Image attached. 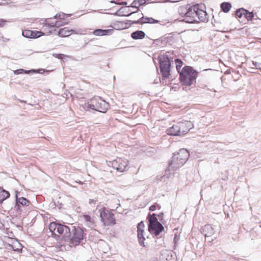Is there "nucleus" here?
I'll return each instance as SVG.
<instances>
[{"mask_svg":"<svg viewBox=\"0 0 261 261\" xmlns=\"http://www.w3.org/2000/svg\"><path fill=\"white\" fill-rule=\"evenodd\" d=\"M200 231L208 242H212L216 238V236H215L217 231L216 226H212L210 224L205 225L201 227Z\"/></svg>","mask_w":261,"mask_h":261,"instance_id":"obj_9","label":"nucleus"},{"mask_svg":"<svg viewBox=\"0 0 261 261\" xmlns=\"http://www.w3.org/2000/svg\"><path fill=\"white\" fill-rule=\"evenodd\" d=\"M245 12H246L245 9L243 8H239L237 9L236 11H235V15L237 17L240 18L243 16H244Z\"/></svg>","mask_w":261,"mask_h":261,"instance_id":"obj_29","label":"nucleus"},{"mask_svg":"<svg viewBox=\"0 0 261 261\" xmlns=\"http://www.w3.org/2000/svg\"><path fill=\"white\" fill-rule=\"evenodd\" d=\"M155 239V244L157 246H161L164 244V238L162 236L158 237H154Z\"/></svg>","mask_w":261,"mask_h":261,"instance_id":"obj_31","label":"nucleus"},{"mask_svg":"<svg viewBox=\"0 0 261 261\" xmlns=\"http://www.w3.org/2000/svg\"><path fill=\"white\" fill-rule=\"evenodd\" d=\"M147 220L149 222L148 227H150L153 226V225L160 223L156 218V215L154 213L152 214H149L147 217Z\"/></svg>","mask_w":261,"mask_h":261,"instance_id":"obj_24","label":"nucleus"},{"mask_svg":"<svg viewBox=\"0 0 261 261\" xmlns=\"http://www.w3.org/2000/svg\"><path fill=\"white\" fill-rule=\"evenodd\" d=\"M60 13H57V14H56L54 17V19H59V18H60Z\"/></svg>","mask_w":261,"mask_h":261,"instance_id":"obj_43","label":"nucleus"},{"mask_svg":"<svg viewBox=\"0 0 261 261\" xmlns=\"http://www.w3.org/2000/svg\"><path fill=\"white\" fill-rule=\"evenodd\" d=\"M49 34H52V33H52V31H50L49 32Z\"/></svg>","mask_w":261,"mask_h":261,"instance_id":"obj_53","label":"nucleus"},{"mask_svg":"<svg viewBox=\"0 0 261 261\" xmlns=\"http://www.w3.org/2000/svg\"><path fill=\"white\" fill-rule=\"evenodd\" d=\"M111 166L117 171L122 172L127 170L128 161L121 158H117L110 163Z\"/></svg>","mask_w":261,"mask_h":261,"instance_id":"obj_10","label":"nucleus"},{"mask_svg":"<svg viewBox=\"0 0 261 261\" xmlns=\"http://www.w3.org/2000/svg\"><path fill=\"white\" fill-rule=\"evenodd\" d=\"M167 133L168 135L170 136H181L177 123L168 128L167 129Z\"/></svg>","mask_w":261,"mask_h":261,"instance_id":"obj_19","label":"nucleus"},{"mask_svg":"<svg viewBox=\"0 0 261 261\" xmlns=\"http://www.w3.org/2000/svg\"><path fill=\"white\" fill-rule=\"evenodd\" d=\"M53 56L58 59H62L64 55L62 54H53Z\"/></svg>","mask_w":261,"mask_h":261,"instance_id":"obj_40","label":"nucleus"},{"mask_svg":"<svg viewBox=\"0 0 261 261\" xmlns=\"http://www.w3.org/2000/svg\"><path fill=\"white\" fill-rule=\"evenodd\" d=\"M72 34H79L81 33L79 30L76 31L73 29H69L68 27L60 29L58 33V36L61 37H68Z\"/></svg>","mask_w":261,"mask_h":261,"instance_id":"obj_16","label":"nucleus"},{"mask_svg":"<svg viewBox=\"0 0 261 261\" xmlns=\"http://www.w3.org/2000/svg\"><path fill=\"white\" fill-rule=\"evenodd\" d=\"M85 235L84 230L81 227L69 224L66 225L62 239V241L68 242L71 247H75L82 242Z\"/></svg>","mask_w":261,"mask_h":261,"instance_id":"obj_2","label":"nucleus"},{"mask_svg":"<svg viewBox=\"0 0 261 261\" xmlns=\"http://www.w3.org/2000/svg\"><path fill=\"white\" fill-rule=\"evenodd\" d=\"M7 21L6 20H4L3 19H1L0 20V27H3L4 26L5 23Z\"/></svg>","mask_w":261,"mask_h":261,"instance_id":"obj_41","label":"nucleus"},{"mask_svg":"<svg viewBox=\"0 0 261 261\" xmlns=\"http://www.w3.org/2000/svg\"><path fill=\"white\" fill-rule=\"evenodd\" d=\"M44 71V69H40L38 70L36 69H31V70H25L23 69H18L14 71V73L15 74H24V73H42V71Z\"/></svg>","mask_w":261,"mask_h":261,"instance_id":"obj_20","label":"nucleus"},{"mask_svg":"<svg viewBox=\"0 0 261 261\" xmlns=\"http://www.w3.org/2000/svg\"><path fill=\"white\" fill-rule=\"evenodd\" d=\"M118 27H121V25H117V26H115V29H117V30H119L118 29Z\"/></svg>","mask_w":261,"mask_h":261,"instance_id":"obj_49","label":"nucleus"},{"mask_svg":"<svg viewBox=\"0 0 261 261\" xmlns=\"http://www.w3.org/2000/svg\"><path fill=\"white\" fill-rule=\"evenodd\" d=\"M22 35L27 38L35 39L43 35L41 31L25 30L22 31Z\"/></svg>","mask_w":261,"mask_h":261,"instance_id":"obj_14","label":"nucleus"},{"mask_svg":"<svg viewBox=\"0 0 261 261\" xmlns=\"http://www.w3.org/2000/svg\"><path fill=\"white\" fill-rule=\"evenodd\" d=\"M71 15V14H66V13H60V18H59V19L60 20H66L65 19V16H70Z\"/></svg>","mask_w":261,"mask_h":261,"instance_id":"obj_37","label":"nucleus"},{"mask_svg":"<svg viewBox=\"0 0 261 261\" xmlns=\"http://www.w3.org/2000/svg\"><path fill=\"white\" fill-rule=\"evenodd\" d=\"M127 9V7H121L118 11H117L115 13H114V15L115 16H126L128 17L132 15L134 13H135L136 12H133L129 13L128 14H123V10H126Z\"/></svg>","mask_w":261,"mask_h":261,"instance_id":"obj_27","label":"nucleus"},{"mask_svg":"<svg viewBox=\"0 0 261 261\" xmlns=\"http://www.w3.org/2000/svg\"><path fill=\"white\" fill-rule=\"evenodd\" d=\"M179 81L182 85L190 86L196 83L198 72L192 67L185 66L179 73Z\"/></svg>","mask_w":261,"mask_h":261,"instance_id":"obj_4","label":"nucleus"},{"mask_svg":"<svg viewBox=\"0 0 261 261\" xmlns=\"http://www.w3.org/2000/svg\"><path fill=\"white\" fill-rule=\"evenodd\" d=\"M68 23V21L67 20H60L56 21L55 22H49L47 19L44 20L45 26L48 28L49 29L54 28H59L61 26H63Z\"/></svg>","mask_w":261,"mask_h":261,"instance_id":"obj_17","label":"nucleus"},{"mask_svg":"<svg viewBox=\"0 0 261 261\" xmlns=\"http://www.w3.org/2000/svg\"><path fill=\"white\" fill-rule=\"evenodd\" d=\"M163 216H164V213L163 212L160 213L159 215H158V217L160 219V218H163Z\"/></svg>","mask_w":261,"mask_h":261,"instance_id":"obj_45","label":"nucleus"},{"mask_svg":"<svg viewBox=\"0 0 261 261\" xmlns=\"http://www.w3.org/2000/svg\"><path fill=\"white\" fill-rule=\"evenodd\" d=\"M5 0H0V5H5Z\"/></svg>","mask_w":261,"mask_h":261,"instance_id":"obj_46","label":"nucleus"},{"mask_svg":"<svg viewBox=\"0 0 261 261\" xmlns=\"http://www.w3.org/2000/svg\"><path fill=\"white\" fill-rule=\"evenodd\" d=\"M150 0H147V3L146 4H149L150 3Z\"/></svg>","mask_w":261,"mask_h":261,"instance_id":"obj_52","label":"nucleus"},{"mask_svg":"<svg viewBox=\"0 0 261 261\" xmlns=\"http://www.w3.org/2000/svg\"><path fill=\"white\" fill-rule=\"evenodd\" d=\"M113 29H107V30H102V29H96L95 30L93 34L95 36H105V35H111L113 32Z\"/></svg>","mask_w":261,"mask_h":261,"instance_id":"obj_21","label":"nucleus"},{"mask_svg":"<svg viewBox=\"0 0 261 261\" xmlns=\"http://www.w3.org/2000/svg\"><path fill=\"white\" fill-rule=\"evenodd\" d=\"M132 12L130 10L127 8V9L126 10H123V14H128L129 13Z\"/></svg>","mask_w":261,"mask_h":261,"instance_id":"obj_42","label":"nucleus"},{"mask_svg":"<svg viewBox=\"0 0 261 261\" xmlns=\"http://www.w3.org/2000/svg\"><path fill=\"white\" fill-rule=\"evenodd\" d=\"M179 240V237L178 236L177 234H175L174 236V239H173L174 246H175L176 245Z\"/></svg>","mask_w":261,"mask_h":261,"instance_id":"obj_39","label":"nucleus"},{"mask_svg":"<svg viewBox=\"0 0 261 261\" xmlns=\"http://www.w3.org/2000/svg\"><path fill=\"white\" fill-rule=\"evenodd\" d=\"M189 153L186 149H180L176 153H173L172 160L169 162L166 172L175 171L183 166L189 157Z\"/></svg>","mask_w":261,"mask_h":261,"instance_id":"obj_3","label":"nucleus"},{"mask_svg":"<svg viewBox=\"0 0 261 261\" xmlns=\"http://www.w3.org/2000/svg\"><path fill=\"white\" fill-rule=\"evenodd\" d=\"M221 10L224 13H228L231 8V4L229 2H223L220 5Z\"/></svg>","mask_w":261,"mask_h":261,"instance_id":"obj_28","label":"nucleus"},{"mask_svg":"<svg viewBox=\"0 0 261 261\" xmlns=\"http://www.w3.org/2000/svg\"><path fill=\"white\" fill-rule=\"evenodd\" d=\"M181 136L188 133L193 127V124L190 121H184L177 122Z\"/></svg>","mask_w":261,"mask_h":261,"instance_id":"obj_13","label":"nucleus"},{"mask_svg":"<svg viewBox=\"0 0 261 261\" xmlns=\"http://www.w3.org/2000/svg\"><path fill=\"white\" fill-rule=\"evenodd\" d=\"M136 20H126L125 21H117L116 23L114 24L115 26H117L118 25H121V27H118V29H125L128 28L132 24H135L133 22L135 21Z\"/></svg>","mask_w":261,"mask_h":261,"instance_id":"obj_22","label":"nucleus"},{"mask_svg":"<svg viewBox=\"0 0 261 261\" xmlns=\"http://www.w3.org/2000/svg\"><path fill=\"white\" fill-rule=\"evenodd\" d=\"M138 6H144L147 3V0H136Z\"/></svg>","mask_w":261,"mask_h":261,"instance_id":"obj_38","label":"nucleus"},{"mask_svg":"<svg viewBox=\"0 0 261 261\" xmlns=\"http://www.w3.org/2000/svg\"><path fill=\"white\" fill-rule=\"evenodd\" d=\"M160 72L164 79L169 78L171 71V60L167 55H161L158 57Z\"/></svg>","mask_w":261,"mask_h":261,"instance_id":"obj_6","label":"nucleus"},{"mask_svg":"<svg viewBox=\"0 0 261 261\" xmlns=\"http://www.w3.org/2000/svg\"><path fill=\"white\" fill-rule=\"evenodd\" d=\"M66 227V225L53 222L49 224L48 228L53 238L57 241H62L60 235L64 236Z\"/></svg>","mask_w":261,"mask_h":261,"instance_id":"obj_7","label":"nucleus"},{"mask_svg":"<svg viewBox=\"0 0 261 261\" xmlns=\"http://www.w3.org/2000/svg\"><path fill=\"white\" fill-rule=\"evenodd\" d=\"M15 193V204L13 207V210L20 214L22 211V207L29 206L31 202L24 197H18L19 192L16 191Z\"/></svg>","mask_w":261,"mask_h":261,"instance_id":"obj_11","label":"nucleus"},{"mask_svg":"<svg viewBox=\"0 0 261 261\" xmlns=\"http://www.w3.org/2000/svg\"><path fill=\"white\" fill-rule=\"evenodd\" d=\"M203 6L200 4L193 6L188 4L180 7L178 9L179 15L185 18L182 21L189 23L204 22L207 20V13L202 9Z\"/></svg>","mask_w":261,"mask_h":261,"instance_id":"obj_1","label":"nucleus"},{"mask_svg":"<svg viewBox=\"0 0 261 261\" xmlns=\"http://www.w3.org/2000/svg\"><path fill=\"white\" fill-rule=\"evenodd\" d=\"M131 37L134 40L142 39L145 36V33L143 31L137 30L130 34Z\"/></svg>","mask_w":261,"mask_h":261,"instance_id":"obj_23","label":"nucleus"},{"mask_svg":"<svg viewBox=\"0 0 261 261\" xmlns=\"http://www.w3.org/2000/svg\"><path fill=\"white\" fill-rule=\"evenodd\" d=\"M127 7H133L137 9V10L135 11V13H137L140 10L139 6H138V4H137V2L136 0H134L131 5L129 6H128Z\"/></svg>","mask_w":261,"mask_h":261,"instance_id":"obj_34","label":"nucleus"},{"mask_svg":"<svg viewBox=\"0 0 261 261\" xmlns=\"http://www.w3.org/2000/svg\"><path fill=\"white\" fill-rule=\"evenodd\" d=\"M175 63L176 64V68L178 73L180 72V68L183 65V62L180 59H175L174 60Z\"/></svg>","mask_w":261,"mask_h":261,"instance_id":"obj_30","label":"nucleus"},{"mask_svg":"<svg viewBox=\"0 0 261 261\" xmlns=\"http://www.w3.org/2000/svg\"><path fill=\"white\" fill-rule=\"evenodd\" d=\"M252 64L256 69L261 70V63L253 61Z\"/></svg>","mask_w":261,"mask_h":261,"instance_id":"obj_36","label":"nucleus"},{"mask_svg":"<svg viewBox=\"0 0 261 261\" xmlns=\"http://www.w3.org/2000/svg\"><path fill=\"white\" fill-rule=\"evenodd\" d=\"M175 253L172 251H168L167 254L166 260L168 261H174Z\"/></svg>","mask_w":261,"mask_h":261,"instance_id":"obj_33","label":"nucleus"},{"mask_svg":"<svg viewBox=\"0 0 261 261\" xmlns=\"http://www.w3.org/2000/svg\"><path fill=\"white\" fill-rule=\"evenodd\" d=\"M144 224L143 221H141L137 224V238L139 245L143 247L146 248L145 244V238L144 237Z\"/></svg>","mask_w":261,"mask_h":261,"instance_id":"obj_12","label":"nucleus"},{"mask_svg":"<svg viewBox=\"0 0 261 261\" xmlns=\"http://www.w3.org/2000/svg\"><path fill=\"white\" fill-rule=\"evenodd\" d=\"M10 196V194L9 191L5 190L2 187H0V203H2Z\"/></svg>","mask_w":261,"mask_h":261,"instance_id":"obj_26","label":"nucleus"},{"mask_svg":"<svg viewBox=\"0 0 261 261\" xmlns=\"http://www.w3.org/2000/svg\"><path fill=\"white\" fill-rule=\"evenodd\" d=\"M110 3H112V4H115L116 5H118V3H117L115 0H112V1H110Z\"/></svg>","mask_w":261,"mask_h":261,"instance_id":"obj_47","label":"nucleus"},{"mask_svg":"<svg viewBox=\"0 0 261 261\" xmlns=\"http://www.w3.org/2000/svg\"><path fill=\"white\" fill-rule=\"evenodd\" d=\"M156 208L160 210L161 208V206L158 203H154L149 207V210L150 211H154Z\"/></svg>","mask_w":261,"mask_h":261,"instance_id":"obj_35","label":"nucleus"},{"mask_svg":"<svg viewBox=\"0 0 261 261\" xmlns=\"http://www.w3.org/2000/svg\"><path fill=\"white\" fill-rule=\"evenodd\" d=\"M254 15L253 12H249L248 10L246 9V12H245L244 17L246 18L248 21L251 20Z\"/></svg>","mask_w":261,"mask_h":261,"instance_id":"obj_32","label":"nucleus"},{"mask_svg":"<svg viewBox=\"0 0 261 261\" xmlns=\"http://www.w3.org/2000/svg\"><path fill=\"white\" fill-rule=\"evenodd\" d=\"M142 15V17H141L138 20L133 22L135 24H144V23H156L159 22V21L158 20L154 19V18L152 17H145L143 15L142 13H141Z\"/></svg>","mask_w":261,"mask_h":261,"instance_id":"obj_18","label":"nucleus"},{"mask_svg":"<svg viewBox=\"0 0 261 261\" xmlns=\"http://www.w3.org/2000/svg\"><path fill=\"white\" fill-rule=\"evenodd\" d=\"M95 201L93 199H90L89 200V203L90 204H92L93 203H95Z\"/></svg>","mask_w":261,"mask_h":261,"instance_id":"obj_48","label":"nucleus"},{"mask_svg":"<svg viewBox=\"0 0 261 261\" xmlns=\"http://www.w3.org/2000/svg\"><path fill=\"white\" fill-rule=\"evenodd\" d=\"M100 217L101 221L106 226L114 225L116 224L114 214L106 208L101 211Z\"/></svg>","mask_w":261,"mask_h":261,"instance_id":"obj_8","label":"nucleus"},{"mask_svg":"<svg viewBox=\"0 0 261 261\" xmlns=\"http://www.w3.org/2000/svg\"><path fill=\"white\" fill-rule=\"evenodd\" d=\"M119 5H126L127 2L126 1L122 2L121 3H118V4Z\"/></svg>","mask_w":261,"mask_h":261,"instance_id":"obj_44","label":"nucleus"},{"mask_svg":"<svg viewBox=\"0 0 261 261\" xmlns=\"http://www.w3.org/2000/svg\"><path fill=\"white\" fill-rule=\"evenodd\" d=\"M164 230V227L160 222L158 224L153 225L150 227H148L149 231L154 234V237H158L160 234Z\"/></svg>","mask_w":261,"mask_h":261,"instance_id":"obj_15","label":"nucleus"},{"mask_svg":"<svg viewBox=\"0 0 261 261\" xmlns=\"http://www.w3.org/2000/svg\"><path fill=\"white\" fill-rule=\"evenodd\" d=\"M238 261H245V260L243 259H239L237 260Z\"/></svg>","mask_w":261,"mask_h":261,"instance_id":"obj_50","label":"nucleus"},{"mask_svg":"<svg viewBox=\"0 0 261 261\" xmlns=\"http://www.w3.org/2000/svg\"><path fill=\"white\" fill-rule=\"evenodd\" d=\"M110 107L109 103L101 99L100 97H94L89 102L85 103L84 108L86 110L90 109L105 113Z\"/></svg>","mask_w":261,"mask_h":261,"instance_id":"obj_5","label":"nucleus"},{"mask_svg":"<svg viewBox=\"0 0 261 261\" xmlns=\"http://www.w3.org/2000/svg\"><path fill=\"white\" fill-rule=\"evenodd\" d=\"M258 224L259 227L261 228V222H259Z\"/></svg>","mask_w":261,"mask_h":261,"instance_id":"obj_51","label":"nucleus"},{"mask_svg":"<svg viewBox=\"0 0 261 261\" xmlns=\"http://www.w3.org/2000/svg\"><path fill=\"white\" fill-rule=\"evenodd\" d=\"M84 221L86 223V225L90 227L93 228L94 227V220L88 215H84L82 217Z\"/></svg>","mask_w":261,"mask_h":261,"instance_id":"obj_25","label":"nucleus"}]
</instances>
